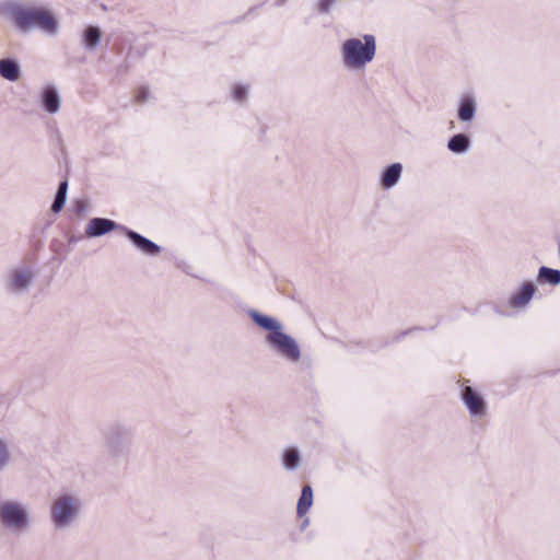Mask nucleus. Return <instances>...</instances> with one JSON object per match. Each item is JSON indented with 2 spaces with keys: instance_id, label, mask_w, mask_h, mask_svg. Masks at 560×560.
Segmentation results:
<instances>
[{
  "instance_id": "f257e3e1",
  "label": "nucleus",
  "mask_w": 560,
  "mask_h": 560,
  "mask_svg": "<svg viewBox=\"0 0 560 560\" xmlns=\"http://www.w3.org/2000/svg\"><path fill=\"white\" fill-rule=\"evenodd\" d=\"M0 15L20 33L38 31L48 37H55L60 32V21L56 12L46 5L4 0L0 2Z\"/></svg>"
},
{
  "instance_id": "f03ea898",
  "label": "nucleus",
  "mask_w": 560,
  "mask_h": 560,
  "mask_svg": "<svg viewBox=\"0 0 560 560\" xmlns=\"http://www.w3.org/2000/svg\"><path fill=\"white\" fill-rule=\"evenodd\" d=\"M340 52L346 69L363 70L375 57V36L366 34L362 38L346 39L341 45Z\"/></svg>"
},
{
  "instance_id": "7ed1b4c3",
  "label": "nucleus",
  "mask_w": 560,
  "mask_h": 560,
  "mask_svg": "<svg viewBox=\"0 0 560 560\" xmlns=\"http://www.w3.org/2000/svg\"><path fill=\"white\" fill-rule=\"evenodd\" d=\"M82 501L71 492L58 494L50 503L49 518L55 530L71 527L80 517Z\"/></svg>"
},
{
  "instance_id": "20e7f679",
  "label": "nucleus",
  "mask_w": 560,
  "mask_h": 560,
  "mask_svg": "<svg viewBox=\"0 0 560 560\" xmlns=\"http://www.w3.org/2000/svg\"><path fill=\"white\" fill-rule=\"evenodd\" d=\"M0 521L14 533L24 532L30 527L28 508L15 500H4L0 502Z\"/></svg>"
},
{
  "instance_id": "39448f33",
  "label": "nucleus",
  "mask_w": 560,
  "mask_h": 560,
  "mask_svg": "<svg viewBox=\"0 0 560 560\" xmlns=\"http://www.w3.org/2000/svg\"><path fill=\"white\" fill-rule=\"evenodd\" d=\"M266 341L269 347L289 362H298L301 359V350L296 340L285 334L282 328L273 334H268Z\"/></svg>"
},
{
  "instance_id": "423d86ee",
  "label": "nucleus",
  "mask_w": 560,
  "mask_h": 560,
  "mask_svg": "<svg viewBox=\"0 0 560 560\" xmlns=\"http://www.w3.org/2000/svg\"><path fill=\"white\" fill-rule=\"evenodd\" d=\"M35 273L33 269L25 265L14 266L9 269L4 279V289L11 294H22L33 283Z\"/></svg>"
},
{
  "instance_id": "0eeeda50",
  "label": "nucleus",
  "mask_w": 560,
  "mask_h": 560,
  "mask_svg": "<svg viewBox=\"0 0 560 560\" xmlns=\"http://www.w3.org/2000/svg\"><path fill=\"white\" fill-rule=\"evenodd\" d=\"M130 444V434L126 428L113 427L106 434V450L108 455L118 458L127 453Z\"/></svg>"
},
{
  "instance_id": "6e6552de",
  "label": "nucleus",
  "mask_w": 560,
  "mask_h": 560,
  "mask_svg": "<svg viewBox=\"0 0 560 560\" xmlns=\"http://www.w3.org/2000/svg\"><path fill=\"white\" fill-rule=\"evenodd\" d=\"M42 107L48 114L55 115L61 108V97L59 91L54 84H46L39 94Z\"/></svg>"
},
{
  "instance_id": "1a4fd4ad",
  "label": "nucleus",
  "mask_w": 560,
  "mask_h": 560,
  "mask_svg": "<svg viewBox=\"0 0 560 560\" xmlns=\"http://www.w3.org/2000/svg\"><path fill=\"white\" fill-rule=\"evenodd\" d=\"M462 399L471 416L483 417L486 415V402L483 398L470 386L464 387L462 392Z\"/></svg>"
},
{
  "instance_id": "9d476101",
  "label": "nucleus",
  "mask_w": 560,
  "mask_h": 560,
  "mask_svg": "<svg viewBox=\"0 0 560 560\" xmlns=\"http://www.w3.org/2000/svg\"><path fill=\"white\" fill-rule=\"evenodd\" d=\"M119 225L109 219L105 218H94L91 219L85 228V235L88 237H98L102 235H105L116 229H118Z\"/></svg>"
},
{
  "instance_id": "9b49d317",
  "label": "nucleus",
  "mask_w": 560,
  "mask_h": 560,
  "mask_svg": "<svg viewBox=\"0 0 560 560\" xmlns=\"http://www.w3.org/2000/svg\"><path fill=\"white\" fill-rule=\"evenodd\" d=\"M126 235L142 253L151 256H155L160 253V247L155 243L140 235L139 233L131 230H126Z\"/></svg>"
},
{
  "instance_id": "f8f14e48",
  "label": "nucleus",
  "mask_w": 560,
  "mask_h": 560,
  "mask_svg": "<svg viewBox=\"0 0 560 560\" xmlns=\"http://www.w3.org/2000/svg\"><path fill=\"white\" fill-rule=\"evenodd\" d=\"M536 292V287L532 282H525L521 285L510 299V304L514 307H524L528 304Z\"/></svg>"
},
{
  "instance_id": "ddd939ff",
  "label": "nucleus",
  "mask_w": 560,
  "mask_h": 560,
  "mask_svg": "<svg viewBox=\"0 0 560 560\" xmlns=\"http://www.w3.org/2000/svg\"><path fill=\"white\" fill-rule=\"evenodd\" d=\"M402 174V165L400 163H393L387 166L381 175V186L384 189H389L396 186Z\"/></svg>"
},
{
  "instance_id": "4468645a",
  "label": "nucleus",
  "mask_w": 560,
  "mask_h": 560,
  "mask_svg": "<svg viewBox=\"0 0 560 560\" xmlns=\"http://www.w3.org/2000/svg\"><path fill=\"white\" fill-rule=\"evenodd\" d=\"M477 104L471 95L462 97L458 106V119L463 122L471 121L475 118Z\"/></svg>"
},
{
  "instance_id": "2eb2a0df",
  "label": "nucleus",
  "mask_w": 560,
  "mask_h": 560,
  "mask_svg": "<svg viewBox=\"0 0 560 560\" xmlns=\"http://www.w3.org/2000/svg\"><path fill=\"white\" fill-rule=\"evenodd\" d=\"M249 317L254 320L255 324H257L259 327L270 331L269 334H273V331H278L282 328V325L277 319L260 314L257 311L250 310L248 312Z\"/></svg>"
},
{
  "instance_id": "dca6fc26",
  "label": "nucleus",
  "mask_w": 560,
  "mask_h": 560,
  "mask_svg": "<svg viewBox=\"0 0 560 560\" xmlns=\"http://www.w3.org/2000/svg\"><path fill=\"white\" fill-rule=\"evenodd\" d=\"M20 66L13 59L0 60V75L8 81H16L20 78Z\"/></svg>"
},
{
  "instance_id": "f3484780",
  "label": "nucleus",
  "mask_w": 560,
  "mask_h": 560,
  "mask_svg": "<svg viewBox=\"0 0 560 560\" xmlns=\"http://www.w3.org/2000/svg\"><path fill=\"white\" fill-rule=\"evenodd\" d=\"M102 38V31L97 26H89L83 32L82 42L86 49H95Z\"/></svg>"
},
{
  "instance_id": "a211bd4d",
  "label": "nucleus",
  "mask_w": 560,
  "mask_h": 560,
  "mask_svg": "<svg viewBox=\"0 0 560 560\" xmlns=\"http://www.w3.org/2000/svg\"><path fill=\"white\" fill-rule=\"evenodd\" d=\"M313 504V490L311 486L306 485L302 488L301 497L296 505V514L303 517Z\"/></svg>"
},
{
  "instance_id": "6ab92c4d",
  "label": "nucleus",
  "mask_w": 560,
  "mask_h": 560,
  "mask_svg": "<svg viewBox=\"0 0 560 560\" xmlns=\"http://www.w3.org/2000/svg\"><path fill=\"white\" fill-rule=\"evenodd\" d=\"M301 464V454L298 448L289 447L282 453V465L287 470H295Z\"/></svg>"
},
{
  "instance_id": "aec40b11",
  "label": "nucleus",
  "mask_w": 560,
  "mask_h": 560,
  "mask_svg": "<svg viewBox=\"0 0 560 560\" xmlns=\"http://www.w3.org/2000/svg\"><path fill=\"white\" fill-rule=\"evenodd\" d=\"M469 138L466 135L458 133L448 140L447 148L454 153H464L469 149Z\"/></svg>"
},
{
  "instance_id": "412c9836",
  "label": "nucleus",
  "mask_w": 560,
  "mask_h": 560,
  "mask_svg": "<svg viewBox=\"0 0 560 560\" xmlns=\"http://www.w3.org/2000/svg\"><path fill=\"white\" fill-rule=\"evenodd\" d=\"M537 278L540 282H548L556 285L560 283V271L548 267H540Z\"/></svg>"
},
{
  "instance_id": "4be33fe9",
  "label": "nucleus",
  "mask_w": 560,
  "mask_h": 560,
  "mask_svg": "<svg viewBox=\"0 0 560 560\" xmlns=\"http://www.w3.org/2000/svg\"><path fill=\"white\" fill-rule=\"evenodd\" d=\"M67 189H68L67 182H61L59 184L55 200L51 206V211L54 213H58L63 208V206L66 203Z\"/></svg>"
},
{
  "instance_id": "5701e85b",
  "label": "nucleus",
  "mask_w": 560,
  "mask_h": 560,
  "mask_svg": "<svg viewBox=\"0 0 560 560\" xmlns=\"http://www.w3.org/2000/svg\"><path fill=\"white\" fill-rule=\"evenodd\" d=\"M10 462L11 453L9 450V445L4 439L0 438V471L5 469Z\"/></svg>"
},
{
  "instance_id": "b1692460",
  "label": "nucleus",
  "mask_w": 560,
  "mask_h": 560,
  "mask_svg": "<svg viewBox=\"0 0 560 560\" xmlns=\"http://www.w3.org/2000/svg\"><path fill=\"white\" fill-rule=\"evenodd\" d=\"M247 94V88L244 85H235L233 89V98L235 101L242 102L245 100Z\"/></svg>"
},
{
  "instance_id": "393cba45",
  "label": "nucleus",
  "mask_w": 560,
  "mask_h": 560,
  "mask_svg": "<svg viewBox=\"0 0 560 560\" xmlns=\"http://www.w3.org/2000/svg\"><path fill=\"white\" fill-rule=\"evenodd\" d=\"M336 2L337 0H319L317 4L319 12L327 13Z\"/></svg>"
},
{
  "instance_id": "a878e982",
  "label": "nucleus",
  "mask_w": 560,
  "mask_h": 560,
  "mask_svg": "<svg viewBox=\"0 0 560 560\" xmlns=\"http://www.w3.org/2000/svg\"><path fill=\"white\" fill-rule=\"evenodd\" d=\"M136 98L138 102H147L150 98V91L147 88H140L137 91Z\"/></svg>"
}]
</instances>
